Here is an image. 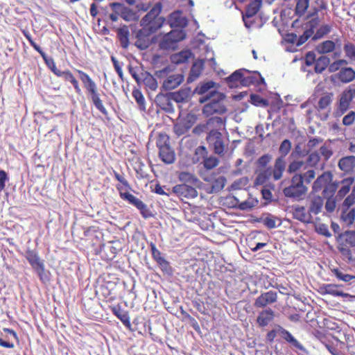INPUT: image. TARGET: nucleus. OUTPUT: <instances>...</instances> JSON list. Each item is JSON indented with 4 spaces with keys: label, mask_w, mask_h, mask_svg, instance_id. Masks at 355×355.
Wrapping results in <instances>:
<instances>
[{
    "label": "nucleus",
    "mask_w": 355,
    "mask_h": 355,
    "mask_svg": "<svg viewBox=\"0 0 355 355\" xmlns=\"http://www.w3.org/2000/svg\"><path fill=\"white\" fill-rule=\"evenodd\" d=\"M76 72L78 75L79 80L83 84L88 98L101 113L107 115V111L104 106L103 101L101 99L102 94H105V93L100 92L97 83L89 74L80 69H76Z\"/></svg>",
    "instance_id": "obj_2"
},
{
    "label": "nucleus",
    "mask_w": 355,
    "mask_h": 355,
    "mask_svg": "<svg viewBox=\"0 0 355 355\" xmlns=\"http://www.w3.org/2000/svg\"><path fill=\"white\" fill-rule=\"evenodd\" d=\"M284 169V159H283V157H278L275 160L273 168H272V177L274 180H279L282 178Z\"/></svg>",
    "instance_id": "obj_33"
},
{
    "label": "nucleus",
    "mask_w": 355,
    "mask_h": 355,
    "mask_svg": "<svg viewBox=\"0 0 355 355\" xmlns=\"http://www.w3.org/2000/svg\"><path fill=\"white\" fill-rule=\"evenodd\" d=\"M292 148V143L288 139H286L282 141L279 148V153L281 154L280 157H286L291 151Z\"/></svg>",
    "instance_id": "obj_50"
},
{
    "label": "nucleus",
    "mask_w": 355,
    "mask_h": 355,
    "mask_svg": "<svg viewBox=\"0 0 355 355\" xmlns=\"http://www.w3.org/2000/svg\"><path fill=\"white\" fill-rule=\"evenodd\" d=\"M49 67L51 71L57 76L60 77L64 80V81L67 83H70L73 86V89H75V92L77 94H81L82 90L80 87L78 81L76 80L74 74L69 69H66L64 71H62L57 68L55 64L53 61L51 62V65L49 64Z\"/></svg>",
    "instance_id": "obj_10"
},
{
    "label": "nucleus",
    "mask_w": 355,
    "mask_h": 355,
    "mask_svg": "<svg viewBox=\"0 0 355 355\" xmlns=\"http://www.w3.org/2000/svg\"><path fill=\"white\" fill-rule=\"evenodd\" d=\"M309 6V0H297L295 4V14L302 17L306 12Z\"/></svg>",
    "instance_id": "obj_45"
},
{
    "label": "nucleus",
    "mask_w": 355,
    "mask_h": 355,
    "mask_svg": "<svg viewBox=\"0 0 355 355\" xmlns=\"http://www.w3.org/2000/svg\"><path fill=\"white\" fill-rule=\"evenodd\" d=\"M329 64V59L327 56H320L318 58L315 64V71L316 73H322L324 71Z\"/></svg>",
    "instance_id": "obj_44"
},
{
    "label": "nucleus",
    "mask_w": 355,
    "mask_h": 355,
    "mask_svg": "<svg viewBox=\"0 0 355 355\" xmlns=\"http://www.w3.org/2000/svg\"><path fill=\"white\" fill-rule=\"evenodd\" d=\"M162 4L156 3L140 21V26L150 33H155L164 23V18L159 17L162 12Z\"/></svg>",
    "instance_id": "obj_5"
},
{
    "label": "nucleus",
    "mask_w": 355,
    "mask_h": 355,
    "mask_svg": "<svg viewBox=\"0 0 355 355\" xmlns=\"http://www.w3.org/2000/svg\"><path fill=\"white\" fill-rule=\"evenodd\" d=\"M326 294H329L333 296L347 297L349 294L344 293L342 290L339 289V286L336 284H326L322 288Z\"/></svg>",
    "instance_id": "obj_40"
},
{
    "label": "nucleus",
    "mask_w": 355,
    "mask_h": 355,
    "mask_svg": "<svg viewBox=\"0 0 355 355\" xmlns=\"http://www.w3.org/2000/svg\"><path fill=\"white\" fill-rule=\"evenodd\" d=\"M333 99V94L332 93H326L324 94L318 101V110H324L327 107H329Z\"/></svg>",
    "instance_id": "obj_43"
},
{
    "label": "nucleus",
    "mask_w": 355,
    "mask_h": 355,
    "mask_svg": "<svg viewBox=\"0 0 355 355\" xmlns=\"http://www.w3.org/2000/svg\"><path fill=\"white\" fill-rule=\"evenodd\" d=\"M141 82L145 87L150 91H156L158 87V83L153 75L147 71H141Z\"/></svg>",
    "instance_id": "obj_31"
},
{
    "label": "nucleus",
    "mask_w": 355,
    "mask_h": 355,
    "mask_svg": "<svg viewBox=\"0 0 355 355\" xmlns=\"http://www.w3.org/2000/svg\"><path fill=\"white\" fill-rule=\"evenodd\" d=\"M307 191V187L302 184V178L300 173H295L291 180V184L284 189V193L286 197L301 198Z\"/></svg>",
    "instance_id": "obj_9"
},
{
    "label": "nucleus",
    "mask_w": 355,
    "mask_h": 355,
    "mask_svg": "<svg viewBox=\"0 0 355 355\" xmlns=\"http://www.w3.org/2000/svg\"><path fill=\"white\" fill-rule=\"evenodd\" d=\"M333 176L330 171H324L313 184V191L318 192L323 189L324 196H333L338 188L337 183H331Z\"/></svg>",
    "instance_id": "obj_6"
},
{
    "label": "nucleus",
    "mask_w": 355,
    "mask_h": 355,
    "mask_svg": "<svg viewBox=\"0 0 355 355\" xmlns=\"http://www.w3.org/2000/svg\"><path fill=\"white\" fill-rule=\"evenodd\" d=\"M157 146L159 149L170 146V137L166 133H159L157 139Z\"/></svg>",
    "instance_id": "obj_49"
},
{
    "label": "nucleus",
    "mask_w": 355,
    "mask_h": 355,
    "mask_svg": "<svg viewBox=\"0 0 355 355\" xmlns=\"http://www.w3.org/2000/svg\"><path fill=\"white\" fill-rule=\"evenodd\" d=\"M263 83H264V78L260 72L250 71L246 69H245V72H243L242 87L259 86Z\"/></svg>",
    "instance_id": "obj_14"
},
{
    "label": "nucleus",
    "mask_w": 355,
    "mask_h": 355,
    "mask_svg": "<svg viewBox=\"0 0 355 355\" xmlns=\"http://www.w3.org/2000/svg\"><path fill=\"white\" fill-rule=\"evenodd\" d=\"M300 175L302 178V184H304V182L306 184H309L315 179V171L314 169H309L304 172L303 175H301V173H300Z\"/></svg>",
    "instance_id": "obj_55"
},
{
    "label": "nucleus",
    "mask_w": 355,
    "mask_h": 355,
    "mask_svg": "<svg viewBox=\"0 0 355 355\" xmlns=\"http://www.w3.org/2000/svg\"><path fill=\"white\" fill-rule=\"evenodd\" d=\"M214 86V83L213 82H207L198 87L196 88V92L198 94H204Z\"/></svg>",
    "instance_id": "obj_62"
},
{
    "label": "nucleus",
    "mask_w": 355,
    "mask_h": 355,
    "mask_svg": "<svg viewBox=\"0 0 355 355\" xmlns=\"http://www.w3.org/2000/svg\"><path fill=\"white\" fill-rule=\"evenodd\" d=\"M275 313L270 309H263L258 314L256 322L259 327H266L272 323L275 319Z\"/></svg>",
    "instance_id": "obj_17"
},
{
    "label": "nucleus",
    "mask_w": 355,
    "mask_h": 355,
    "mask_svg": "<svg viewBox=\"0 0 355 355\" xmlns=\"http://www.w3.org/2000/svg\"><path fill=\"white\" fill-rule=\"evenodd\" d=\"M277 220H279V219L276 216L268 215L263 218L262 222H263L265 226L268 229H273L277 226L276 224Z\"/></svg>",
    "instance_id": "obj_57"
},
{
    "label": "nucleus",
    "mask_w": 355,
    "mask_h": 355,
    "mask_svg": "<svg viewBox=\"0 0 355 355\" xmlns=\"http://www.w3.org/2000/svg\"><path fill=\"white\" fill-rule=\"evenodd\" d=\"M178 179L180 182H182L186 184H191L196 185L199 182V180L193 173H190V172L187 171L180 172L178 174Z\"/></svg>",
    "instance_id": "obj_41"
},
{
    "label": "nucleus",
    "mask_w": 355,
    "mask_h": 355,
    "mask_svg": "<svg viewBox=\"0 0 355 355\" xmlns=\"http://www.w3.org/2000/svg\"><path fill=\"white\" fill-rule=\"evenodd\" d=\"M184 80V76L180 73L170 75L164 82L166 90H171L178 87Z\"/></svg>",
    "instance_id": "obj_29"
},
{
    "label": "nucleus",
    "mask_w": 355,
    "mask_h": 355,
    "mask_svg": "<svg viewBox=\"0 0 355 355\" xmlns=\"http://www.w3.org/2000/svg\"><path fill=\"white\" fill-rule=\"evenodd\" d=\"M335 48V42L332 40H327L322 42L317 46V51L321 54H327L333 52Z\"/></svg>",
    "instance_id": "obj_38"
},
{
    "label": "nucleus",
    "mask_w": 355,
    "mask_h": 355,
    "mask_svg": "<svg viewBox=\"0 0 355 355\" xmlns=\"http://www.w3.org/2000/svg\"><path fill=\"white\" fill-rule=\"evenodd\" d=\"M250 103L256 106L266 107L268 105V100L262 98L259 94H252L250 95Z\"/></svg>",
    "instance_id": "obj_51"
},
{
    "label": "nucleus",
    "mask_w": 355,
    "mask_h": 355,
    "mask_svg": "<svg viewBox=\"0 0 355 355\" xmlns=\"http://www.w3.org/2000/svg\"><path fill=\"white\" fill-rule=\"evenodd\" d=\"M355 247V231H345L341 234L338 241V250L341 255L349 261L352 260L351 248Z\"/></svg>",
    "instance_id": "obj_7"
},
{
    "label": "nucleus",
    "mask_w": 355,
    "mask_h": 355,
    "mask_svg": "<svg viewBox=\"0 0 355 355\" xmlns=\"http://www.w3.org/2000/svg\"><path fill=\"white\" fill-rule=\"evenodd\" d=\"M331 272L335 275V277L340 281L345 282H349L353 279H355V276L345 274L339 268H334L331 270Z\"/></svg>",
    "instance_id": "obj_48"
},
{
    "label": "nucleus",
    "mask_w": 355,
    "mask_h": 355,
    "mask_svg": "<svg viewBox=\"0 0 355 355\" xmlns=\"http://www.w3.org/2000/svg\"><path fill=\"white\" fill-rule=\"evenodd\" d=\"M159 155L161 159L166 163L171 164L175 160L174 151L170 148V146L159 150Z\"/></svg>",
    "instance_id": "obj_37"
},
{
    "label": "nucleus",
    "mask_w": 355,
    "mask_h": 355,
    "mask_svg": "<svg viewBox=\"0 0 355 355\" xmlns=\"http://www.w3.org/2000/svg\"><path fill=\"white\" fill-rule=\"evenodd\" d=\"M262 5V0H253L246 7L244 15L248 17H253L257 15Z\"/></svg>",
    "instance_id": "obj_36"
},
{
    "label": "nucleus",
    "mask_w": 355,
    "mask_h": 355,
    "mask_svg": "<svg viewBox=\"0 0 355 355\" xmlns=\"http://www.w3.org/2000/svg\"><path fill=\"white\" fill-rule=\"evenodd\" d=\"M113 175L116 180L119 182V184L116 185V189L119 191L121 198L134 205L144 218L152 217L153 214L147 207V205L142 200L129 192L131 190V187L124 175H120V173L114 170L113 171Z\"/></svg>",
    "instance_id": "obj_1"
},
{
    "label": "nucleus",
    "mask_w": 355,
    "mask_h": 355,
    "mask_svg": "<svg viewBox=\"0 0 355 355\" xmlns=\"http://www.w3.org/2000/svg\"><path fill=\"white\" fill-rule=\"evenodd\" d=\"M355 98V86L349 87L340 95L338 103V110L343 114L346 112L350 105L351 102Z\"/></svg>",
    "instance_id": "obj_15"
},
{
    "label": "nucleus",
    "mask_w": 355,
    "mask_h": 355,
    "mask_svg": "<svg viewBox=\"0 0 355 355\" xmlns=\"http://www.w3.org/2000/svg\"><path fill=\"white\" fill-rule=\"evenodd\" d=\"M279 336L287 343L292 345L294 347L300 350H304V347L300 342L292 335V334L282 326L279 327Z\"/></svg>",
    "instance_id": "obj_24"
},
{
    "label": "nucleus",
    "mask_w": 355,
    "mask_h": 355,
    "mask_svg": "<svg viewBox=\"0 0 355 355\" xmlns=\"http://www.w3.org/2000/svg\"><path fill=\"white\" fill-rule=\"evenodd\" d=\"M355 121V111H350L343 119V124L346 126L352 125Z\"/></svg>",
    "instance_id": "obj_63"
},
{
    "label": "nucleus",
    "mask_w": 355,
    "mask_h": 355,
    "mask_svg": "<svg viewBox=\"0 0 355 355\" xmlns=\"http://www.w3.org/2000/svg\"><path fill=\"white\" fill-rule=\"evenodd\" d=\"M171 192L182 200L184 198H194L198 195L196 188L186 184L174 186L172 188Z\"/></svg>",
    "instance_id": "obj_12"
},
{
    "label": "nucleus",
    "mask_w": 355,
    "mask_h": 355,
    "mask_svg": "<svg viewBox=\"0 0 355 355\" xmlns=\"http://www.w3.org/2000/svg\"><path fill=\"white\" fill-rule=\"evenodd\" d=\"M319 153L324 157V161H327L333 155L332 150L327 146H322Z\"/></svg>",
    "instance_id": "obj_64"
},
{
    "label": "nucleus",
    "mask_w": 355,
    "mask_h": 355,
    "mask_svg": "<svg viewBox=\"0 0 355 355\" xmlns=\"http://www.w3.org/2000/svg\"><path fill=\"white\" fill-rule=\"evenodd\" d=\"M279 327H281L279 324H275L274 328L268 331L266 334V342L268 343H272L276 338L277 334L279 335Z\"/></svg>",
    "instance_id": "obj_52"
},
{
    "label": "nucleus",
    "mask_w": 355,
    "mask_h": 355,
    "mask_svg": "<svg viewBox=\"0 0 355 355\" xmlns=\"http://www.w3.org/2000/svg\"><path fill=\"white\" fill-rule=\"evenodd\" d=\"M338 166L345 174H350L355 168V156L349 155L340 158Z\"/></svg>",
    "instance_id": "obj_21"
},
{
    "label": "nucleus",
    "mask_w": 355,
    "mask_h": 355,
    "mask_svg": "<svg viewBox=\"0 0 355 355\" xmlns=\"http://www.w3.org/2000/svg\"><path fill=\"white\" fill-rule=\"evenodd\" d=\"M193 57V53L190 50H184L179 53H174L170 56V61L175 64H184Z\"/></svg>",
    "instance_id": "obj_26"
},
{
    "label": "nucleus",
    "mask_w": 355,
    "mask_h": 355,
    "mask_svg": "<svg viewBox=\"0 0 355 355\" xmlns=\"http://www.w3.org/2000/svg\"><path fill=\"white\" fill-rule=\"evenodd\" d=\"M225 95L216 91L210 92L202 96L199 102L206 103L202 109V114L209 117L215 114H223L226 112V107L223 103Z\"/></svg>",
    "instance_id": "obj_4"
},
{
    "label": "nucleus",
    "mask_w": 355,
    "mask_h": 355,
    "mask_svg": "<svg viewBox=\"0 0 355 355\" xmlns=\"http://www.w3.org/2000/svg\"><path fill=\"white\" fill-rule=\"evenodd\" d=\"M204 180L208 182L210 186V193H216L221 191L225 186L227 180L223 176L216 178L214 175L211 177L205 178Z\"/></svg>",
    "instance_id": "obj_20"
},
{
    "label": "nucleus",
    "mask_w": 355,
    "mask_h": 355,
    "mask_svg": "<svg viewBox=\"0 0 355 355\" xmlns=\"http://www.w3.org/2000/svg\"><path fill=\"white\" fill-rule=\"evenodd\" d=\"M308 202V209L305 207H295L293 211L294 218L304 223H313V216L321 213L324 199L320 196H311Z\"/></svg>",
    "instance_id": "obj_3"
},
{
    "label": "nucleus",
    "mask_w": 355,
    "mask_h": 355,
    "mask_svg": "<svg viewBox=\"0 0 355 355\" xmlns=\"http://www.w3.org/2000/svg\"><path fill=\"white\" fill-rule=\"evenodd\" d=\"M132 94L135 98L136 103L139 105V108L144 112L146 110V103L141 92L139 89H133Z\"/></svg>",
    "instance_id": "obj_47"
},
{
    "label": "nucleus",
    "mask_w": 355,
    "mask_h": 355,
    "mask_svg": "<svg viewBox=\"0 0 355 355\" xmlns=\"http://www.w3.org/2000/svg\"><path fill=\"white\" fill-rule=\"evenodd\" d=\"M272 175V168L263 167L257 175L256 178V183L258 184H263Z\"/></svg>",
    "instance_id": "obj_42"
},
{
    "label": "nucleus",
    "mask_w": 355,
    "mask_h": 355,
    "mask_svg": "<svg viewBox=\"0 0 355 355\" xmlns=\"http://www.w3.org/2000/svg\"><path fill=\"white\" fill-rule=\"evenodd\" d=\"M319 19L315 18L306 23V30L304 31L302 35L297 37V46L302 45V44L306 42L313 35L314 30L319 25Z\"/></svg>",
    "instance_id": "obj_16"
},
{
    "label": "nucleus",
    "mask_w": 355,
    "mask_h": 355,
    "mask_svg": "<svg viewBox=\"0 0 355 355\" xmlns=\"http://www.w3.org/2000/svg\"><path fill=\"white\" fill-rule=\"evenodd\" d=\"M341 220L347 226L352 225L355 220V208L345 207L344 201L342 203Z\"/></svg>",
    "instance_id": "obj_25"
},
{
    "label": "nucleus",
    "mask_w": 355,
    "mask_h": 355,
    "mask_svg": "<svg viewBox=\"0 0 355 355\" xmlns=\"http://www.w3.org/2000/svg\"><path fill=\"white\" fill-rule=\"evenodd\" d=\"M354 181L355 178L353 177L347 178L341 180L339 182L340 188L337 191L336 198L338 200L343 199L350 191L351 187L354 184Z\"/></svg>",
    "instance_id": "obj_23"
},
{
    "label": "nucleus",
    "mask_w": 355,
    "mask_h": 355,
    "mask_svg": "<svg viewBox=\"0 0 355 355\" xmlns=\"http://www.w3.org/2000/svg\"><path fill=\"white\" fill-rule=\"evenodd\" d=\"M23 35L25 36V37L30 42V44L33 46V48L37 51L39 54L42 56V58L46 60V54L44 52H43L42 49L40 46H38L36 42L33 40L31 33L26 30L22 31Z\"/></svg>",
    "instance_id": "obj_46"
},
{
    "label": "nucleus",
    "mask_w": 355,
    "mask_h": 355,
    "mask_svg": "<svg viewBox=\"0 0 355 355\" xmlns=\"http://www.w3.org/2000/svg\"><path fill=\"white\" fill-rule=\"evenodd\" d=\"M191 96V90L189 88H182L178 92L171 93V99L177 103L187 102Z\"/></svg>",
    "instance_id": "obj_32"
},
{
    "label": "nucleus",
    "mask_w": 355,
    "mask_h": 355,
    "mask_svg": "<svg viewBox=\"0 0 355 355\" xmlns=\"http://www.w3.org/2000/svg\"><path fill=\"white\" fill-rule=\"evenodd\" d=\"M97 293L103 297V300L107 302H112L115 300L116 296L114 293L112 289H110L107 287V285L103 284L99 287L98 291H97Z\"/></svg>",
    "instance_id": "obj_39"
},
{
    "label": "nucleus",
    "mask_w": 355,
    "mask_h": 355,
    "mask_svg": "<svg viewBox=\"0 0 355 355\" xmlns=\"http://www.w3.org/2000/svg\"><path fill=\"white\" fill-rule=\"evenodd\" d=\"M336 78L343 83H349L355 78V70L352 67H343L336 73Z\"/></svg>",
    "instance_id": "obj_28"
},
{
    "label": "nucleus",
    "mask_w": 355,
    "mask_h": 355,
    "mask_svg": "<svg viewBox=\"0 0 355 355\" xmlns=\"http://www.w3.org/2000/svg\"><path fill=\"white\" fill-rule=\"evenodd\" d=\"M331 27L328 24L320 26L313 35V39L317 40L323 37L331 31Z\"/></svg>",
    "instance_id": "obj_54"
},
{
    "label": "nucleus",
    "mask_w": 355,
    "mask_h": 355,
    "mask_svg": "<svg viewBox=\"0 0 355 355\" xmlns=\"http://www.w3.org/2000/svg\"><path fill=\"white\" fill-rule=\"evenodd\" d=\"M320 155L318 151H315L309 155L307 163L311 166H315L320 162Z\"/></svg>",
    "instance_id": "obj_58"
},
{
    "label": "nucleus",
    "mask_w": 355,
    "mask_h": 355,
    "mask_svg": "<svg viewBox=\"0 0 355 355\" xmlns=\"http://www.w3.org/2000/svg\"><path fill=\"white\" fill-rule=\"evenodd\" d=\"M110 309L113 315L119 318L125 327H130L131 323L129 314L127 311L123 310L120 305L110 306Z\"/></svg>",
    "instance_id": "obj_27"
},
{
    "label": "nucleus",
    "mask_w": 355,
    "mask_h": 355,
    "mask_svg": "<svg viewBox=\"0 0 355 355\" xmlns=\"http://www.w3.org/2000/svg\"><path fill=\"white\" fill-rule=\"evenodd\" d=\"M150 33L148 31H146L144 28H142L137 31L136 33V42L135 45L139 50H146L150 45Z\"/></svg>",
    "instance_id": "obj_19"
},
{
    "label": "nucleus",
    "mask_w": 355,
    "mask_h": 355,
    "mask_svg": "<svg viewBox=\"0 0 355 355\" xmlns=\"http://www.w3.org/2000/svg\"><path fill=\"white\" fill-rule=\"evenodd\" d=\"M344 51L346 56L352 61H355V45L352 42L345 43Z\"/></svg>",
    "instance_id": "obj_53"
},
{
    "label": "nucleus",
    "mask_w": 355,
    "mask_h": 355,
    "mask_svg": "<svg viewBox=\"0 0 355 355\" xmlns=\"http://www.w3.org/2000/svg\"><path fill=\"white\" fill-rule=\"evenodd\" d=\"M277 298L278 295L276 291H268L263 292L255 299L254 306L255 308L264 309H266V307L268 306V304L275 303Z\"/></svg>",
    "instance_id": "obj_13"
},
{
    "label": "nucleus",
    "mask_w": 355,
    "mask_h": 355,
    "mask_svg": "<svg viewBox=\"0 0 355 355\" xmlns=\"http://www.w3.org/2000/svg\"><path fill=\"white\" fill-rule=\"evenodd\" d=\"M117 37L121 42V46L123 49H128L129 46L130 31L127 26H123L117 30Z\"/></svg>",
    "instance_id": "obj_34"
},
{
    "label": "nucleus",
    "mask_w": 355,
    "mask_h": 355,
    "mask_svg": "<svg viewBox=\"0 0 355 355\" xmlns=\"http://www.w3.org/2000/svg\"><path fill=\"white\" fill-rule=\"evenodd\" d=\"M202 163L205 168L211 169L218 166L219 161L215 157H209L205 158Z\"/></svg>",
    "instance_id": "obj_56"
},
{
    "label": "nucleus",
    "mask_w": 355,
    "mask_h": 355,
    "mask_svg": "<svg viewBox=\"0 0 355 355\" xmlns=\"http://www.w3.org/2000/svg\"><path fill=\"white\" fill-rule=\"evenodd\" d=\"M243 72H245V69H239L234 71L228 78H226V81L230 88H236L239 85L241 86Z\"/></svg>",
    "instance_id": "obj_30"
},
{
    "label": "nucleus",
    "mask_w": 355,
    "mask_h": 355,
    "mask_svg": "<svg viewBox=\"0 0 355 355\" xmlns=\"http://www.w3.org/2000/svg\"><path fill=\"white\" fill-rule=\"evenodd\" d=\"M150 251L153 259L157 262L160 268L163 271H170L171 266L170 263L164 257H163L162 252L157 250L156 245L153 243H150Z\"/></svg>",
    "instance_id": "obj_18"
},
{
    "label": "nucleus",
    "mask_w": 355,
    "mask_h": 355,
    "mask_svg": "<svg viewBox=\"0 0 355 355\" xmlns=\"http://www.w3.org/2000/svg\"><path fill=\"white\" fill-rule=\"evenodd\" d=\"M145 165L141 162L138 161L135 166V170L136 171V174H137V178H145L147 177V173L144 170Z\"/></svg>",
    "instance_id": "obj_59"
},
{
    "label": "nucleus",
    "mask_w": 355,
    "mask_h": 355,
    "mask_svg": "<svg viewBox=\"0 0 355 355\" xmlns=\"http://www.w3.org/2000/svg\"><path fill=\"white\" fill-rule=\"evenodd\" d=\"M204 67V62L201 60L196 61L191 69L189 79L193 81L199 78L202 71Z\"/></svg>",
    "instance_id": "obj_35"
},
{
    "label": "nucleus",
    "mask_w": 355,
    "mask_h": 355,
    "mask_svg": "<svg viewBox=\"0 0 355 355\" xmlns=\"http://www.w3.org/2000/svg\"><path fill=\"white\" fill-rule=\"evenodd\" d=\"M186 34L181 29H174L165 34L159 43L162 50H173L178 42L185 38Z\"/></svg>",
    "instance_id": "obj_8"
},
{
    "label": "nucleus",
    "mask_w": 355,
    "mask_h": 355,
    "mask_svg": "<svg viewBox=\"0 0 355 355\" xmlns=\"http://www.w3.org/2000/svg\"><path fill=\"white\" fill-rule=\"evenodd\" d=\"M207 142L214 148V151L219 155H224L225 146L222 133L217 130H211L206 137Z\"/></svg>",
    "instance_id": "obj_11"
},
{
    "label": "nucleus",
    "mask_w": 355,
    "mask_h": 355,
    "mask_svg": "<svg viewBox=\"0 0 355 355\" xmlns=\"http://www.w3.org/2000/svg\"><path fill=\"white\" fill-rule=\"evenodd\" d=\"M327 198V200H326V204H324V207L326 208V211L327 212L331 213L333 212L336 206V200L337 198H332V196H326Z\"/></svg>",
    "instance_id": "obj_60"
},
{
    "label": "nucleus",
    "mask_w": 355,
    "mask_h": 355,
    "mask_svg": "<svg viewBox=\"0 0 355 355\" xmlns=\"http://www.w3.org/2000/svg\"><path fill=\"white\" fill-rule=\"evenodd\" d=\"M304 165V163L303 161L300 160H295L292 162L288 168V173H295L297 171L301 169L303 166Z\"/></svg>",
    "instance_id": "obj_61"
},
{
    "label": "nucleus",
    "mask_w": 355,
    "mask_h": 355,
    "mask_svg": "<svg viewBox=\"0 0 355 355\" xmlns=\"http://www.w3.org/2000/svg\"><path fill=\"white\" fill-rule=\"evenodd\" d=\"M25 257L31 266L37 271H42L44 270V263L41 261L38 253L35 250H27Z\"/></svg>",
    "instance_id": "obj_22"
}]
</instances>
